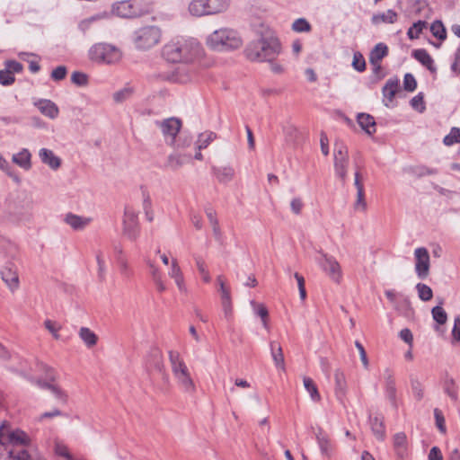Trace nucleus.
Listing matches in <instances>:
<instances>
[{"mask_svg": "<svg viewBox=\"0 0 460 460\" xmlns=\"http://www.w3.org/2000/svg\"><path fill=\"white\" fill-rule=\"evenodd\" d=\"M200 54L201 46L193 38L176 37L162 49L164 58L172 63H192Z\"/></svg>", "mask_w": 460, "mask_h": 460, "instance_id": "f257e3e1", "label": "nucleus"}, {"mask_svg": "<svg viewBox=\"0 0 460 460\" xmlns=\"http://www.w3.org/2000/svg\"><path fill=\"white\" fill-rule=\"evenodd\" d=\"M281 45L278 38L274 36L261 37L251 42L244 53L251 61H273L280 53Z\"/></svg>", "mask_w": 460, "mask_h": 460, "instance_id": "f03ea898", "label": "nucleus"}, {"mask_svg": "<svg viewBox=\"0 0 460 460\" xmlns=\"http://www.w3.org/2000/svg\"><path fill=\"white\" fill-rule=\"evenodd\" d=\"M0 441L7 443L10 460H31V456L25 447L30 443L29 436L21 429L13 430L6 435L0 429Z\"/></svg>", "mask_w": 460, "mask_h": 460, "instance_id": "7ed1b4c3", "label": "nucleus"}, {"mask_svg": "<svg viewBox=\"0 0 460 460\" xmlns=\"http://www.w3.org/2000/svg\"><path fill=\"white\" fill-rule=\"evenodd\" d=\"M207 44L212 49L224 51L240 48L243 41L236 31L221 28L208 36Z\"/></svg>", "mask_w": 460, "mask_h": 460, "instance_id": "20e7f679", "label": "nucleus"}, {"mask_svg": "<svg viewBox=\"0 0 460 460\" xmlns=\"http://www.w3.org/2000/svg\"><path fill=\"white\" fill-rule=\"evenodd\" d=\"M154 4V0L120 1L112 5V12L122 18H136L151 13Z\"/></svg>", "mask_w": 460, "mask_h": 460, "instance_id": "39448f33", "label": "nucleus"}, {"mask_svg": "<svg viewBox=\"0 0 460 460\" xmlns=\"http://www.w3.org/2000/svg\"><path fill=\"white\" fill-rule=\"evenodd\" d=\"M229 5L230 0H192L188 9L192 16L201 17L224 13Z\"/></svg>", "mask_w": 460, "mask_h": 460, "instance_id": "423d86ee", "label": "nucleus"}, {"mask_svg": "<svg viewBox=\"0 0 460 460\" xmlns=\"http://www.w3.org/2000/svg\"><path fill=\"white\" fill-rule=\"evenodd\" d=\"M161 36L157 26H145L135 31L134 43L138 49H149L160 41Z\"/></svg>", "mask_w": 460, "mask_h": 460, "instance_id": "0eeeda50", "label": "nucleus"}, {"mask_svg": "<svg viewBox=\"0 0 460 460\" xmlns=\"http://www.w3.org/2000/svg\"><path fill=\"white\" fill-rule=\"evenodd\" d=\"M120 51L115 46L106 43L94 44L89 49V58L93 61L112 64L120 59Z\"/></svg>", "mask_w": 460, "mask_h": 460, "instance_id": "6e6552de", "label": "nucleus"}, {"mask_svg": "<svg viewBox=\"0 0 460 460\" xmlns=\"http://www.w3.org/2000/svg\"><path fill=\"white\" fill-rule=\"evenodd\" d=\"M335 175L345 184L348 177L349 154L348 148L342 143H336L333 151Z\"/></svg>", "mask_w": 460, "mask_h": 460, "instance_id": "1a4fd4ad", "label": "nucleus"}, {"mask_svg": "<svg viewBox=\"0 0 460 460\" xmlns=\"http://www.w3.org/2000/svg\"><path fill=\"white\" fill-rule=\"evenodd\" d=\"M155 124L160 128L165 143L169 146L174 145L175 138L182 126L181 120L176 117H171L162 120H156Z\"/></svg>", "mask_w": 460, "mask_h": 460, "instance_id": "9d476101", "label": "nucleus"}, {"mask_svg": "<svg viewBox=\"0 0 460 460\" xmlns=\"http://www.w3.org/2000/svg\"><path fill=\"white\" fill-rule=\"evenodd\" d=\"M123 234L130 240H136L139 234L137 213L131 207L125 208Z\"/></svg>", "mask_w": 460, "mask_h": 460, "instance_id": "9b49d317", "label": "nucleus"}, {"mask_svg": "<svg viewBox=\"0 0 460 460\" xmlns=\"http://www.w3.org/2000/svg\"><path fill=\"white\" fill-rule=\"evenodd\" d=\"M322 258L318 261L322 270L336 283L342 278L341 268L337 260L326 253L321 252Z\"/></svg>", "mask_w": 460, "mask_h": 460, "instance_id": "f8f14e48", "label": "nucleus"}, {"mask_svg": "<svg viewBox=\"0 0 460 460\" xmlns=\"http://www.w3.org/2000/svg\"><path fill=\"white\" fill-rule=\"evenodd\" d=\"M415 270L420 279H425L429 270V254L426 248L420 247L414 251Z\"/></svg>", "mask_w": 460, "mask_h": 460, "instance_id": "ddd939ff", "label": "nucleus"}, {"mask_svg": "<svg viewBox=\"0 0 460 460\" xmlns=\"http://www.w3.org/2000/svg\"><path fill=\"white\" fill-rule=\"evenodd\" d=\"M442 302L433 306V320L437 323L434 327L436 332L442 338L447 337V328L444 326L447 321V314L441 306Z\"/></svg>", "mask_w": 460, "mask_h": 460, "instance_id": "4468645a", "label": "nucleus"}, {"mask_svg": "<svg viewBox=\"0 0 460 460\" xmlns=\"http://www.w3.org/2000/svg\"><path fill=\"white\" fill-rule=\"evenodd\" d=\"M2 279L11 289L18 288L19 278L17 273V268L12 262L6 263L1 270Z\"/></svg>", "mask_w": 460, "mask_h": 460, "instance_id": "2eb2a0df", "label": "nucleus"}, {"mask_svg": "<svg viewBox=\"0 0 460 460\" xmlns=\"http://www.w3.org/2000/svg\"><path fill=\"white\" fill-rule=\"evenodd\" d=\"M394 449L399 458L409 456L408 441L405 433L398 432L393 438Z\"/></svg>", "mask_w": 460, "mask_h": 460, "instance_id": "dca6fc26", "label": "nucleus"}, {"mask_svg": "<svg viewBox=\"0 0 460 460\" xmlns=\"http://www.w3.org/2000/svg\"><path fill=\"white\" fill-rule=\"evenodd\" d=\"M217 283L220 288L221 293V301L223 310L225 312L226 316H228L232 313V302H231V294L230 289L226 286L223 276L219 275L217 278Z\"/></svg>", "mask_w": 460, "mask_h": 460, "instance_id": "f3484780", "label": "nucleus"}, {"mask_svg": "<svg viewBox=\"0 0 460 460\" xmlns=\"http://www.w3.org/2000/svg\"><path fill=\"white\" fill-rule=\"evenodd\" d=\"M335 379V394L337 399L343 403L347 393V382L345 375L340 369L334 373Z\"/></svg>", "mask_w": 460, "mask_h": 460, "instance_id": "a211bd4d", "label": "nucleus"}, {"mask_svg": "<svg viewBox=\"0 0 460 460\" xmlns=\"http://www.w3.org/2000/svg\"><path fill=\"white\" fill-rule=\"evenodd\" d=\"M39 156L43 164L49 165L53 170L58 169L61 165L60 158L55 155L53 151L49 149L41 148L39 152Z\"/></svg>", "mask_w": 460, "mask_h": 460, "instance_id": "6ab92c4d", "label": "nucleus"}, {"mask_svg": "<svg viewBox=\"0 0 460 460\" xmlns=\"http://www.w3.org/2000/svg\"><path fill=\"white\" fill-rule=\"evenodd\" d=\"M212 172L221 183H227L234 177V169L232 166L212 167Z\"/></svg>", "mask_w": 460, "mask_h": 460, "instance_id": "aec40b11", "label": "nucleus"}, {"mask_svg": "<svg viewBox=\"0 0 460 460\" xmlns=\"http://www.w3.org/2000/svg\"><path fill=\"white\" fill-rule=\"evenodd\" d=\"M178 385L181 388L189 394H193L196 391L195 384L190 376V371H185L174 376Z\"/></svg>", "mask_w": 460, "mask_h": 460, "instance_id": "412c9836", "label": "nucleus"}, {"mask_svg": "<svg viewBox=\"0 0 460 460\" xmlns=\"http://www.w3.org/2000/svg\"><path fill=\"white\" fill-rule=\"evenodd\" d=\"M369 424L371 427V430L374 434V436L379 439L383 440L385 437V428L384 425V418L376 415V416H369Z\"/></svg>", "mask_w": 460, "mask_h": 460, "instance_id": "4be33fe9", "label": "nucleus"}, {"mask_svg": "<svg viewBox=\"0 0 460 460\" xmlns=\"http://www.w3.org/2000/svg\"><path fill=\"white\" fill-rule=\"evenodd\" d=\"M35 105L43 115L50 119H55L58 115V106L49 100H40Z\"/></svg>", "mask_w": 460, "mask_h": 460, "instance_id": "5701e85b", "label": "nucleus"}, {"mask_svg": "<svg viewBox=\"0 0 460 460\" xmlns=\"http://www.w3.org/2000/svg\"><path fill=\"white\" fill-rule=\"evenodd\" d=\"M31 155L26 148L22 149L19 153L14 154L12 157L13 163L21 168L28 171L31 168Z\"/></svg>", "mask_w": 460, "mask_h": 460, "instance_id": "b1692460", "label": "nucleus"}, {"mask_svg": "<svg viewBox=\"0 0 460 460\" xmlns=\"http://www.w3.org/2000/svg\"><path fill=\"white\" fill-rule=\"evenodd\" d=\"M316 438L322 452V456L323 458L332 457V447L328 436L322 429H319L318 433L316 434Z\"/></svg>", "mask_w": 460, "mask_h": 460, "instance_id": "393cba45", "label": "nucleus"}, {"mask_svg": "<svg viewBox=\"0 0 460 460\" xmlns=\"http://www.w3.org/2000/svg\"><path fill=\"white\" fill-rule=\"evenodd\" d=\"M191 159L190 155L172 154L167 157L165 166L176 171Z\"/></svg>", "mask_w": 460, "mask_h": 460, "instance_id": "a878e982", "label": "nucleus"}, {"mask_svg": "<svg viewBox=\"0 0 460 460\" xmlns=\"http://www.w3.org/2000/svg\"><path fill=\"white\" fill-rule=\"evenodd\" d=\"M169 359H170L172 372L173 376L189 370L185 362L181 358L179 352L170 351L169 352Z\"/></svg>", "mask_w": 460, "mask_h": 460, "instance_id": "bb28decb", "label": "nucleus"}, {"mask_svg": "<svg viewBox=\"0 0 460 460\" xmlns=\"http://www.w3.org/2000/svg\"><path fill=\"white\" fill-rule=\"evenodd\" d=\"M399 88V81L397 79H389L383 87L384 102L385 106H389Z\"/></svg>", "mask_w": 460, "mask_h": 460, "instance_id": "cd10ccee", "label": "nucleus"}, {"mask_svg": "<svg viewBox=\"0 0 460 460\" xmlns=\"http://www.w3.org/2000/svg\"><path fill=\"white\" fill-rule=\"evenodd\" d=\"M270 348L275 366L279 368L284 369L285 358L281 345L278 341H273L270 342Z\"/></svg>", "mask_w": 460, "mask_h": 460, "instance_id": "c85d7f7f", "label": "nucleus"}, {"mask_svg": "<svg viewBox=\"0 0 460 460\" xmlns=\"http://www.w3.org/2000/svg\"><path fill=\"white\" fill-rule=\"evenodd\" d=\"M385 379L386 397L392 402V404L395 405V400H396L395 382H394L393 374L389 369H386L385 372Z\"/></svg>", "mask_w": 460, "mask_h": 460, "instance_id": "c756f323", "label": "nucleus"}, {"mask_svg": "<svg viewBox=\"0 0 460 460\" xmlns=\"http://www.w3.org/2000/svg\"><path fill=\"white\" fill-rule=\"evenodd\" d=\"M357 120L361 128L368 135H372L376 132V121L371 115L360 113L358 115Z\"/></svg>", "mask_w": 460, "mask_h": 460, "instance_id": "7c9ffc66", "label": "nucleus"}, {"mask_svg": "<svg viewBox=\"0 0 460 460\" xmlns=\"http://www.w3.org/2000/svg\"><path fill=\"white\" fill-rule=\"evenodd\" d=\"M65 222L67 225H69L74 230H81L84 229L90 223V218L68 213L65 217Z\"/></svg>", "mask_w": 460, "mask_h": 460, "instance_id": "2f4dec72", "label": "nucleus"}, {"mask_svg": "<svg viewBox=\"0 0 460 460\" xmlns=\"http://www.w3.org/2000/svg\"><path fill=\"white\" fill-rule=\"evenodd\" d=\"M397 13L394 10L389 9L385 13L374 14L371 22L374 25H378L381 22L394 23L397 21Z\"/></svg>", "mask_w": 460, "mask_h": 460, "instance_id": "473e14b6", "label": "nucleus"}, {"mask_svg": "<svg viewBox=\"0 0 460 460\" xmlns=\"http://www.w3.org/2000/svg\"><path fill=\"white\" fill-rule=\"evenodd\" d=\"M388 55V47L385 43L376 44L369 54V63L375 64Z\"/></svg>", "mask_w": 460, "mask_h": 460, "instance_id": "72a5a7b5", "label": "nucleus"}, {"mask_svg": "<svg viewBox=\"0 0 460 460\" xmlns=\"http://www.w3.org/2000/svg\"><path fill=\"white\" fill-rule=\"evenodd\" d=\"M79 337L84 341V343L88 347L92 348L97 344L98 337L97 335L87 327H81L79 330Z\"/></svg>", "mask_w": 460, "mask_h": 460, "instance_id": "f704fd0d", "label": "nucleus"}, {"mask_svg": "<svg viewBox=\"0 0 460 460\" xmlns=\"http://www.w3.org/2000/svg\"><path fill=\"white\" fill-rule=\"evenodd\" d=\"M217 138V134L212 131H205L200 133L196 141V147L201 151L208 146V145Z\"/></svg>", "mask_w": 460, "mask_h": 460, "instance_id": "c9c22d12", "label": "nucleus"}, {"mask_svg": "<svg viewBox=\"0 0 460 460\" xmlns=\"http://www.w3.org/2000/svg\"><path fill=\"white\" fill-rule=\"evenodd\" d=\"M303 383L305 390L309 393L311 399L316 402H320L321 395L314 380L308 376H305L303 378Z\"/></svg>", "mask_w": 460, "mask_h": 460, "instance_id": "e433bc0d", "label": "nucleus"}, {"mask_svg": "<svg viewBox=\"0 0 460 460\" xmlns=\"http://www.w3.org/2000/svg\"><path fill=\"white\" fill-rule=\"evenodd\" d=\"M251 305L252 306L254 313L258 316L261 317L263 327L268 330L269 329V324H268L269 312H268V309L265 307L264 305L258 304L255 301H251Z\"/></svg>", "mask_w": 460, "mask_h": 460, "instance_id": "4c0bfd02", "label": "nucleus"}, {"mask_svg": "<svg viewBox=\"0 0 460 460\" xmlns=\"http://www.w3.org/2000/svg\"><path fill=\"white\" fill-rule=\"evenodd\" d=\"M412 57L425 66L429 70H431V57L425 49H415L412 51Z\"/></svg>", "mask_w": 460, "mask_h": 460, "instance_id": "58836bf2", "label": "nucleus"}, {"mask_svg": "<svg viewBox=\"0 0 460 460\" xmlns=\"http://www.w3.org/2000/svg\"><path fill=\"white\" fill-rule=\"evenodd\" d=\"M444 392L454 401L457 400V387L453 378L446 377L443 381Z\"/></svg>", "mask_w": 460, "mask_h": 460, "instance_id": "ea45409f", "label": "nucleus"}, {"mask_svg": "<svg viewBox=\"0 0 460 460\" xmlns=\"http://www.w3.org/2000/svg\"><path fill=\"white\" fill-rule=\"evenodd\" d=\"M49 390L52 393L58 402L62 404H66L68 395L58 385L52 382Z\"/></svg>", "mask_w": 460, "mask_h": 460, "instance_id": "a19ab883", "label": "nucleus"}, {"mask_svg": "<svg viewBox=\"0 0 460 460\" xmlns=\"http://www.w3.org/2000/svg\"><path fill=\"white\" fill-rule=\"evenodd\" d=\"M428 26V22L425 21H418L413 23V25L409 28L407 31V35L409 39L414 40L420 37V34L422 32L423 29Z\"/></svg>", "mask_w": 460, "mask_h": 460, "instance_id": "79ce46f5", "label": "nucleus"}, {"mask_svg": "<svg viewBox=\"0 0 460 460\" xmlns=\"http://www.w3.org/2000/svg\"><path fill=\"white\" fill-rule=\"evenodd\" d=\"M433 414L435 417V425H436L437 429L442 435H446L447 434L446 420H445V416H444L442 411L436 408L433 410Z\"/></svg>", "mask_w": 460, "mask_h": 460, "instance_id": "37998d69", "label": "nucleus"}, {"mask_svg": "<svg viewBox=\"0 0 460 460\" xmlns=\"http://www.w3.org/2000/svg\"><path fill=\"white\" fill-rule=\"evenodd\" d=\"M291 28L296 32H310L312 30L311 24L305 18H298L295 20Z\"/></svg>", "mask_w": 460, "mask_h": 460, "instance_id": "c03bdc74", "label": "nucleus"}, {"mask_svg": "<svg viewBox=\"0 0 460 460\" xmlns=\"http://www.w3.org/2000/svg\"><path fill=\"white\" fill-rule=\"evenodd\" d=\"M443 143L446 146H452L454 144H459L460 143V128L454 127L451 128L449 134H447L444 139Z\"/></svg>", "mask_w": 460, "mask_h": 460, "instance_id": "a18cd8bd", "label": "nucleus"}, {"mask_svg": "<svg viewBox=\"0 0 460 460\" xmlns=\"http://www.w3.org/2000/svg\"><path fill=\"white\" fill-rule=\"evenodd\" d=\"M0 169L10 176L17 183L20 182L19 176L14 172L12 165L0 154Z\"/></svg>", "mask_w": 460, "mask_h": 460, "instance_id": "49530a36", "label": "nucleus"}, {"mask_svg": "<svg viewBox=\"0 0 460 460\" xmlns=\"http://www.w3.org/2000/svg\"><path fill=\"white\" fill-rule=\"evenodd\" d=\"M117 262L119 264L121 276L126 279H129L132 276V270L129 268L127 258L125 256H119L117 258Z\"/></svg>", "mask_w": 460, "mask_h": 460, "instance_id": "de8ad7c7", "label": "nucleus"}, {"mask_svg": "<svg viewBox=\"0 0 460 460\" xmlns=\"http://www.w3.org/2000/svg\"><path fill=\"white\" fill-rule=\"evenodd\" d=\"M195 261H196V265H197L198 270H199V274L202 277V279L206 283L210 282L211 277H210V274H209V272H208V270L207 269V265H206L204 260L202 258H200V257H195Z\"/></svg>", "mask_w": 460, "mask_h": 460, "instance_id": "09e8293b", "label": "nucleus"}, {"mask_svg": "<svg viewBox=\"0 0 460 460\" xmlns=\"http://www.w3.org/2000/svg\"><path fill=\"white\" fill-rule=\"evenodd\" d=\"M433 37H436L440 40H444L447 38L446 28L439 20L433 21Z\"/></svg>", "mask_w": 460, "mask_h": 460, "instance_id": "8fccbe9b", "label": "nucleus"}, {"mask_svg": "<svg viewBox=\"0 0 460 460\" xmlns=\"http://www.w3.org/2000/svg\"><path fill=\"white\" fill-rule=\"evenodd\" d=\"M416 289L418 291V296L422 301H429L431 299V288L429 286L422 283H418L416 285Z\"/></svg>", "mask_w": 460, "mask_h": 460, "instance_id": "3c124183", "label": "nucleus"}, {"mask_svg": "<svg viewBox=\"0 0 460 460\" xmlns=\"http://www.w3.org/2000/svg\"><path fill=\"white\" fill-rule=\"evenodd\" d=\"M192 143V137L188 136V135H184V134H181L178 139L175 138V144L174 145H170L171 146H173L174 148L176 149H184L186 147H189Z\"/></svg>", "mask_w": 460, "mask_h": 460, "instance_id": "603ef678", "label": "nucleus"}, {"mask_svg": "<svg viewBox=\"0 0 460 460\" xmlns=\"http://www.w3.org/2000/svg\"><path fill=\"white\" fill-rule=\"evenodd\" d=\"M352 66L358 72H363L366 69V61L360 52H356L353 55Z\"/></svg>", "mask_w": 460, "mask_h": 460, "instance_id": "864d4df0", "label": "nucleus"}, {"mask_svg": "<svg viewBox=\"0 0 460 460\" xmlns=\"http://www.w3.org/2000/svg\"><path fill=\"white\" fill-rule=\"evenodd\" d=\"M143 209L145 211L146 219L151 222L154 219V213L152 210V202L148 194L144 193Z\"/></svg>", "mask_w": 460, "mask_h": 460, "instance_id": "5fc2aeb1", "label": "nucleus"}, {"mask_svg": "<svg viewBox=\"0 0 460 460\" xmlns=\"http://www.w3.org/2000/svg\"><path fill=\"white\" fill-rule=\"evenodd\" d=\"M71 82L78 86H84L88 84V76L86 74L75 71L71 75Z\"/></svg>", "mask_w": 460, "mask_h": 460, "instance_id": "6e6d98bb", "label": "nucleus"}, {"mask_svg": "<svg viewBox=\"0 0 460 460\" xmlns=\"http://www.w3.org/2000/svg\"><path fill=\"white\" fill-rule=\"evenodd\" d=\"M354 208L356 210H361L365 211L367 209V202L365 199V191L364 190H358L357 191V199L354 203Z\"/></svg>", "mask_w": 460, "mask_h": 460, "instance_id": "4d7b16f0", "label": "nucleus"}, {"mask_svg": "<svg viewBox=\"0 0 460 460\" xmlns=\"http://www.w3.org/2000/svg\"><path fill=\"white\" fill-rule=\"evenodd\" d=\"M417 83L414 76L408 73L403 78V88L405 91L413 92L416 89Z\"/></svg>", "mask_w": 460, "mask_h": 460, "instance_id": "13d9d810", "label": "nucleus"}, {"mask_svg": "<svg viewBox=\"0 0 460 460\" xmlns=\"http://www.w3.org/2000/svg\"><path fill=\"white\" fill-rule=\"evenodd\" d=\"M55 453L59 457H65L67 460H71L72 456L69 453L67 447L61 443H56L55 445Z\"/></svg>", "mask_w": 460, "mask_h": 460, "instance_id": "bf43d9fd", "label": "nucleus"}, {"mask_svg": "<svg viewBox=\"0 0 460 460\" xmlns=\"http://www.w3.org/2000/svg\"><path fill=\"white\" fill-rule=\"evenodd\" d=\"M14 75L5 68L0 72V84L2 85H11L14 82Z\"/></svg>", "mask_w": 460, "mask_h": 460, "instance_id": "052dcab7", "label": "nucleus"}, {"mask_svg": "<svg viewBox=\"0 0 460 460\" xmlns=\"http://www.w3.org/2000/svg\"><path fill=\"white\" fill-rule=\"evenodd\" d=\"M131 95V90L124 88L113 93V100L116 102H122L128 99Z\"/></svg>", "mask_w": 460, "mask_h": 460, "instance_id": "680f3d73", "label": "nucleus"}, {"mask_svg": "<svg viewBox=\"0 0 460 460\" xmlns=\"http://www.w3.org/2000/svg\"><path fill=\"white\" fill-rule=\"evenodd\" d=\"M460 341V315H457L454 321V327L452 330V343Z\"/></svg>", "mask_w": 460, "mask_h": 460, "instance_id": "e2e57ef3", "label": "nucleus"}, {"mask_svg": "<svg viewBox=\"0 0 460 460\" xmlns=\"http://www.w3.org/2000/svg\"><path fill=\"white\" fill-rule=\"evenodd\" d=\"M67 70L65 66H58L51 72V78L54 81L63 80L66 75Z\"/></svg>", "mask_w": 460, "mask_h": 460, "instance_id": "0e129e2a", "label": "nucleus"}, {"mask_svg": "<svg viewBox=\"0 0 460 460\" xmlns=\"http://www.w3.org/2000/svg\"><path fill=\"white\" fill-rule=\"evenodd\" d=\"M44 325H45V328L49 332H51V334L53 335V337L56 339V340H58L59 339V334H58V331L60 329V326L58 325L55 322L51 321V320H46L44 322Z\"/></svg>", "mask_w": 460, "mask_h": 460, "instance_id": "69168bd1", "label": "nucleus"}, {"mask_svg": "<svg viewBox=\"0 0 460 460\" xmlns=\"http://www.w3.org/2000/svg\"><path fill=\"white\" fill-rule=\"evenodd\" d=\"M411 104L414 110L420 111V112L423 111L425 107H424V103H423L422 94L419 93L416 96H414L411 101Z\"/></svg>", "mask_w": 460, "mask_h": 460, "instance_id": "338daca9", "label": "nucleus"}, {"mask_svg": "<svg viewBox=\"0 0 460 460\" xmlns=\"http://www.w3.org/2000/svg\"><path fill=\"white\" fill-rule=\"evenodd\" d=\"M451 70L456 74H460V46L454 54V61L451 65Z\"/></svg>", "mask_w": 460, "mask_h": 460, "instance_id": "774afa93", "label": "nucleus"}]
</instances>
